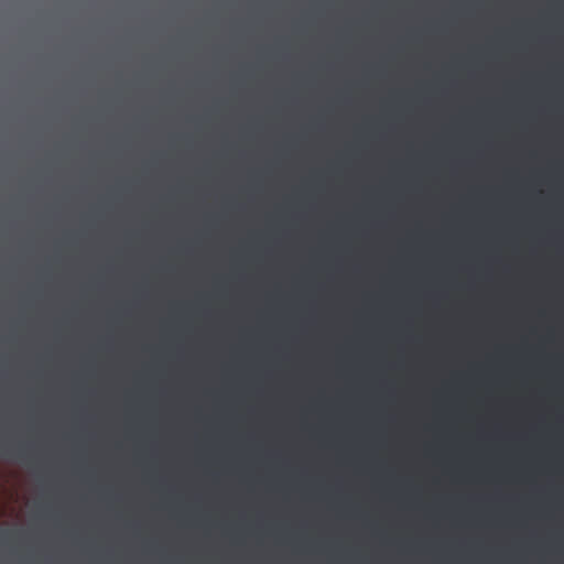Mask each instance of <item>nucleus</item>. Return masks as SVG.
Wrapping results in <instances>:
<instances>
[{
	"label": "nucleus",
	"instance_id": "1",
	"mask_svg": "<svg viewBox=\"0 0 564 564\" xmlns=\"http://www.w3.org/2000/svg\"><path fill=\"white\" fill-rule=\"evenodd\" d=\"M8 534H9V532H8V531H2V530H0V535L6 536V535H8Z\"/></svg>",
	"mask_w": 564,
	"mask_h": 564
}]
</instances>
